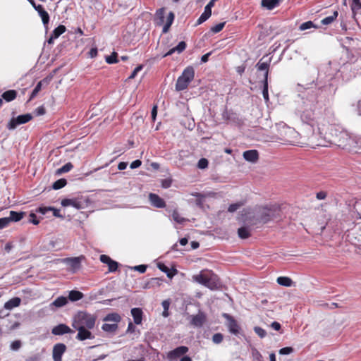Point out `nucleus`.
Wrapping results in <instances>:
<instances>
[{"mask_svg":"<svg viewBox=\"0 0 361 361\" xmlns=\"http://www.w3.org/2000/svg\"><path fill=\"white\" fill-rule=\"evenodd\" d=\"M141 164H142V161L139 159H137V160L133 161L130 164V166L132 169H136V168H138L139 166H140Z\"/></svg>","mask_w":361,"mask_h":361,"instance_id":"nucleus-63","label":"nucleus"},{"mask_svg":"<svg viewBox=\"0 0 361 361\" xmlns=\"http://www.w3.org/2000/svg\"><path fill=\"white\" fill-rule=\"evenodd\" d=\"M49 211H52L53 212V215L54 216L63 218V216L60 214V210L57 209H55L54 207H39V208H37L36 209V212L41 213L42 214H45Z\"/></svg>","mask_w":361,"mask_h":361,"instance_id":"nucleus-24","label":"nucleus"},{"mask_svg":"<svg viewBox=\"0 0 361 361\" xmlns=\"http://www.w3.org/2000/svg\"><path fill=\"white\" fill-rule=\"evenodd\" d=\"M44 81V80H41V81H39L37 84V85L35 86V87L34 88V90H32V93L30 94L29 100H32V99H34L37 95L39 92L42 90V82Z\"/></svg>","mask_w":361,"mask_h":361,"instance_id":"nucleus-42","label":"nucleus"},{"mask_svg":"<svg viewBox=\"0 0 361 361\" xmlns=\"http://www.w3.org/2000/svg\"><path fill=\"white\" fill-rule=\"evenodd\" d=\"M66 30V27L63 25H60L53 30L51 34L54 35V37L58 38L61 35L64 33Z\"/></svg>","mask_w":361,"mask_h":361,"instance_id":"nucleus-39","label":"nucleus"},{"mask_svg":"<svg viewBox=\"0 0 361 361\" xmlns=\"http://www.w3.org/2000/svg\"><path fill=\"white\" fill-rule=\"evenodd\" d=\"M73 166L71 163L68 162L63 165L62 167L59 168L56 171L57 174H61L63 173H66L70 171L73 169Z\"/></svg>","mask_w":361,"mask_h":361,"instance_id":"nucleus-41","label":"nucleus"},{"mask_svg":"<svg viewBox=\"0 0 361 361\" xmlns=\"http://www.w3.org/2000/svg\"><path fill=\"white\" fill-rule=\"evenodd\" d=\"M186 48V43L183 41H181L178 43V44L171 49L168 52H166L163 57H166L168 56L172 55L175 52L181 53Z\"/></svg>","mask_w":361,"mask_h":361,"instance_id":"nucleus-23","label":"nucleus"},{"mask_svg":"<svg viewBox=\"0 0 361 361\" xmlns=\"http://www.w3.org/2000/svg\"><path fill=\"white\" fill-rule=\"evenodd\" d=\"M243 157L246 161L256 162L259 158L258 152L255 149L247 150L243 152Z\"/></svg>","mask_w":361,"mask_h":361,"instance_id":"nucleus-21","label":"nucleus"},{"mask_svg":"<svg viewBox=\"0 0 361 361\" xmlns=\"http://www.w3.org/2000/svg\"><path fill=\"white\" fill-rule=\"evenodd\" d=\"M67 184V181L65 178H61L55 181L52 185L54 190H59L63 188Z\"/></svg>","mask_w":361,"mask_h":361,"instance_id":"nucleus-38","label":"nucleus"},{"mask_svg":"<svg viewBox=\"0 0 361 361\" xmlns=\"http://www.w3.org/2000/svg\"><path fill=\"white\" fill-rule=\"evenodd\" d=\"M85 259V257L81 255L75 257H67L59 259L61 262L69 266L71 271L75 273L78 271L81 267L82 260Z\"/></svg>","mask_w":361,"mask_h":361,"instance_id":"nucleus-8","label":"nucleus"},{"mask_svg":"<svg viewBox=\"0 0 361 361\" xmlns=\"http://www.w3.org/2000/svg\"><path fill=\"white\" fill-rule=\"evenodd\" d=\"M263 58L261 59L256 64V68L259 71H264L263 82V90L262 94L265 102L269 101V93H268V75H269V67L270 61L264 62L262 61ZM271 61V59H269Z\"/></svg>","mask_w":361,"mask_h":361,"instance_id":"nucleus-6","label":"nucleus"},{"mask_svg":"<svg viewBox=\"0 0 361 361\" xmlns=\"http://www.w3.org/2000/svg\"><path fill=\"white\" fill-rule=\"evenodd\" d=\"M314 25L312 21H307L305 23H302L300 25V30H305L307 29H310L312 27H314Z\"/></svg>","mask_w":361,"mask_h":361,"instance_id":"nucleus-48","label":"nucleus"},{"mask_svg":"<svg viewBox=\"0 0 361 361\" xmlns=\"http://www.w3.org/2000/svg\"><path fill=\"white\" fill-rule=\"evenodd\" d=\"M20 302H21L20 298H19L18 297L13 298L12 299L9 300L8 301H7L5 303L4 307L6 310H12L13 308L19 306L20 304Z\"/></svg>","mask_w":361,"mask_h":361,"instance_id":"nucleus-26","label":"nucleus"},{"mask_svg":"<svg viewBox=\"0 0 361 361\" xmlns=\"http://www.w3.org/2000/svg\"><path fill=\"white\" fill-rule=\"evenodd\" d=\"M195 76V71L192 67H187L182 73L181 75L177 79L176 84V90L182 91L186 89L189 83L193 80Z\"/></svg>","mask_w":361,"mask_h":361,"instance_id":"nucleus-5","label":"nucleus"},{"mask_svg":"<svg viewBox=\"0 0 361 361\" xmlns=\"http://www.w3.org/2000/svg\"><path fill=\"white\" fill-rule=\"evenodd\" d=\"M224 317L227 319V326L229 331L234 335L238 334L240 326L234 318L228 314H224Z\"/></svg>","mask_w":361,"mask_h":361,"instance_id":"nucleus-13","label":"nucleus"},{"mask_svg":"<svg viewBox=\"0 0 361 361\" xmlns=\"http://www.w3.org/2000/svg\"><path fill=\"white\" fill-rule=\"evenodd\" d=\"M277 283L285 287H290L293 285V281L290 278L287 276H279L276 280Z\"/></svg>","mask_w":361,"mask_h":361,"instance_id":"nucleus-30","label":"nucleus"},{"mask_svg":"<svg viewBox=\"0 0 361 361\" xmlns=\"http://www.w3.org/2000/svg\"><path fill=\"white\" fill-rule=\"evenodd\" d=\"M211 15L212 13L204 10L202 15L200 16V18L197 19L196 25L202 24L204 21H206L211 16Z\"/></svg>","mask_w":361,"mask_h":361,"instance_id":"nucleus-43","label":"nucleus"},{"mask_svg":"<svg viewBox=\"0 0 361 361\" xmlns=\"http://www.w3.org/2000/svg\"><path fill=\"white\" fill-rule=\"evenodd\" d=\"M68 303V298L64 296L58 297L52 303L56 307H61Z\"/></svg>","mask_w":361,"mask_h":361,"instance_id":"nucleus-33","label":"nucleus"},{"mask_svg":"<svg viewBox=\"0 0 361 361\" xmlns=\"http://www.w3.org/2000/svg\"><path fill=\"white\" fill-rule=\"evenodd\" d=\"M66 345L59 343L54 345L52 350V357L54 361H62V355L66 350Z\"/></svg>","mask_w":361,"mask_h":361,"instance_id":"nucleus-11","label":"nucleus"},{"mask_svg":"<svg viewBox=\"0 0 361 361\" xmlns=\"http://www.w3.org/2000/svg\"><path fill=\"white\" fill-rule=\"evenodd\" d=\"M207 166H208V161L207 159L202 158L199 160L198 164H197L198 168H200L201 169H204L207 168Z\"/></svg>","mask_w":361,"mask_h":361,"instance_id":"nucleus-51","label":"nucleus"},{"mask_svg":"<svg viewBox=\"0 0 361 361\" xmlns=\"http://www.w3.org/2000/svg\"><path fill=\"white\" fill-rule=\"evenodd\" d=\"M293 351L291 347H285L279 350V354L281 355H288Z\"/></svg>","mask_w":361,"mask_h":361,"instance_id":"nucleus-57","label":"nucleus"},{"mask_svg":"<svg viewBox=\"0 0 361 361\" xmlns=\"http://www.w3.org/2000/svg\"><path fill=\"white\" fill-rule=\"evenodd\" d=\"M25 215V212H15V211H10L9 212V216H8V219L11 222L14 221L17 222L21 220Z\"/></svg>","mask_w":361,"mask_h":361,"instance_id":"nucleus-25","label":"nucleus"},{"mask_svg":"<svg viewBox=\"0 0 361 361\" xmlns=\"http://www.w3.org/2000/svg\"><path fill=\"white\" fill-rule=\"evenodd\" d=\"M75 329H76L78 332L75 337V338L78 341H85L86 339H92L94 338V336L90 332V329L87 328H82V326H73Z\"/></svg>","mask_w":361,"mask_h":361,"instance_id":"nucleus-12","label":"nucleus"},{"mask_svg":"<svg viewBox=\"0 0 361 361\" xmlns=\"http://www.w3.org/2000/svg\"><path fill=\"white\" fill-rule=\"evenodd\" d=\"M157 267L163 272L166 274L167 277L172 279L178 272L175 268L169 269L164 263L159 262L157 264Z\"/></svg>","mask_w":361,"mask_h":361,"instance_id":"nucleus-20","label":"nucleus"},{"mask_svg":"<svg viewBox=\"0 0 361 361\" xmlns=\"http://www.w3.org/2000/svg\"><path fill=\"white\" fill-rule=\"evenodd\" d=\"M21 346V342L20 341H15L11 344V349L13 350H18Z\"/></svg>","mask_w":361,"mask_h":361,"instance_id":"nucleus-58","label":"nucleus"},{"mask_svg":"<svg viewBox=\"0 0 361 361\" xmlns=\"http://www.w3.org/2000/svg\"><path fill=\"white\" fill-rule=\"evenodd\" d=\"M84 295L78 290H71L68 294V299L72 302L78 301L83 298Z\"/></svg>","mask_w":361,"mask_h":361,"instance_id":"nucleus-27","label":"nucleus"},{"mask_svg":"<svg viewBox=\"0 0 361 361\" xmlns=\"http://www.w3.org/2000/svg\"><path fill=\"white\" fill-rule=\"evenodd\" d=\"M279 4V0H262V6L269 10L274 8Z\"/></svg>","mask_w":361,"mask_h":361,"instance_id":"nucleus-28","label":"nucleus"},{"mask_svg":"<svg viewBox=\"0 0 361 361\" xmlns=\"http://www.w3.org/2000/svg\"><path fill=\"white\" fill-rule=\"evenodd\" d=\"M82 198H72V199H63L61 201V205L63 207L71 206L77 209L84 208V204L81 201Z\"/></svg>","mask_w":361,"mask_h":361,"instance_id":"nucleus-14","label":"nucleus"},{"mask_svg":"<svg viewBox=\"0 0 361 361\" xmlns=\"http://www.w3.org/2000/svg\"><path fill=\"white\" fill-rule=\"evenodd\" d=\"M224 336L221 333H216L212 336V341L216 344H219L222 342Z\"/></svg>","mask_w":361,"mask_h":361,"instance_id":"nucleus-47","label":"nucleus"},{"mask_svg":"<svg viewBox=\"0 0 361 361\" xmlns=\"http://www.w3.org/2000/svg\"><path fill=\"white\" fill-rule=\"evenodd\" d=\"M223 118L230 122H236L238 120V116L235 113L232 111H225L223 113Z\"/></svg>","mask_w":361,"mask_h":361,"instance_id":"nucleus-29","label":"nucleus"},{"mask_svg":"<svg viewBox=\"0 0 361 361\" xmlns=\"http://www.w3.org/2000/svg\"><path fill=\"white\" fill-rule=\"evenodd\" d=\"M217 0H211L208 4L205 6L204 10L212 13V8L214 6V3Z\"/></svg>","mask_w":361,"mask_h":361,"instance_id":"nucleus-61","label":"nucleus"},{"mask_svg":"<svg viewBox=\"0 0 361 361\" xmlns=\"http://www.w3.org/2000/svg\"><path fill=\"white\" fill-rule=\"evenodd\" d=\"M17 95V92L16 90H8L3 93L2 97L6 101V102H11L16 99Z\"/></svg>","mask_w":361,"mask_h":361,"instance_id":"nucleus-32","label":"nucleus"},{"mask_svg":"<svg viewBox=\"0 0 361 361\" xmlns=\"http://www.w3.org/2000/svg\"><path fill=\"white\" fill-rule=\"evenodd\" d=\"M335 137L334 140V142L342 147H345L350 145L351 137L350 134L345 130H340L335 132Z\"/></svg>","mask_w":361,"mask_h":361,"instance_id":"nucleus-7","label":"nucleus"},{"mask_svg":"<svg viewBox=\"0 0 361 361\" xmlns=\"http://www.w3.org/2000/svg\"><path fill=\"white\" fill-rule=\"evenodd\" d=\"M103 331L108 333L115 332L118 329L117 324H104L102 326Z\"/></svg>","mask_w":361,"mask_h":361,"instance_id":"nucleus-35","label":"nucleus"},{"mask_svg":"<svg viewBox=\"0 0 361 361\" xmlns=\"http://www.w3.org/2000/svg\"><path fill=\"white\" fill-rule=\"evenodd\" d=\"M10 224V221L8 217H4L0 219V229H3L7 227Z\"/></svg>","mask_w":361,"mask_h":361,"instance_id":"nucleus-52","label":"nucleus"},{"mask_svg":"<svg viewBox=\"0 0 361 361\" xmlns=\"http://www.w3.org/2000/svg\"><path fill=\"white\" fill-rule=\"evenodd\" d=\"M192 281L203 285L210 290H216L219 287V278L212 271L202 270L198 274L193 275Z\"/></svg>","mask_w":361,"mask_h":361,"instance_id":"nucleus-2","label":"nucleus"},{"mask_svg":"<svg viewBox=\"0 0 361 361\" xmlns=\"http://www.w3.org/2000/svg\"><path fill=\"white\" fill-rule=\"evenodd\" d=\"M352 10H358L361 9V2L360 0H352Z\"/></svg>","mask_w":361,"mask_h":361,"instance_id":"nucleus-56","label":"nucleus"},{"mask_svg":"<svg viewBox=\"0 0 361 361\" xmlns=\"http://www.w3.org/2000/svg\"><path fill=\"white\" fill-rule=\"evenodd\" d=\"M133 269L139 271L140 273H145L147 269V266L144 264L135 266L133 267Z\"/></svg>","mask_w":361,"mask_h":361,"instance_id":"nucleus-60","label":"nucleus"},{"mask_svg":"<svg viewBox=\"0 0 361 361\" xmlns=\"http://www.w3.org/2000/svg\"><path fill=\"white\" fill-rule=\"evenodd\" d=\"M143 68V66L142 65H139L138 66H137L134 71L132 72V73L130 74V75L128 77V79H133L135 78V76L137 75V73L140 72Z\"/></svg>","mask_w":361,"mask_h":361,"instance_id":"nucleus-55","label":"nucleus"},{"mask_svg":"<svg viewBox=\"0 0 361 361\" xmlns=\"http://www.w3.org/2000/svg\"><path fill=\"white\" fill-rule=\"evenodd\" d=\"M164 15H165V8H161L157 11L155 16L156 18L159 20L158 23L161 25L164 23Z\"/></svg>","mask_w":361,"mask_h":361,"instance_id":"nucleus-37","label":"nucleus"},{"mask_svg":"<svg viewBox=\"0 0 361 361\" xmlns=\"http://www.w3.org/2000/svg\"><path fill=\"white\" fill-rule=\"evenodd\" d=\"M188 351V348L186 346H179L174 350L170 351L168 353V358L170 360H174L177 359L178 357L183 355Z\"/></svg>","mask_w":361,"mask_h":361,"instance_id":"nucleus-16","label":"nucleus"},{"mask_svg":"<svg viewBox=\"0 0 361 361\" xmlns=\"http://www.w3.org/2000/svg\"><path fill=\"white\" fill-rule=\"evenodd\" d=\"M243 205L242 203H235V204H231L228 208V211L229 212H235L237 209H238L241 206Z\"/></svg>","mask_w":361,"mask_h":361,"instance_id":"nucleus-53","label":"nucleus"},{"mask_svg":"<svg viewBox=\"0 0 361 361\" xmlns=\"http://www.w3.org/2000/svg\"><path fill=\"white\" fill-rule=\"evenodd\" d=\"M117 53L113 52L111 55L106 57V61L109 64H112L118 62L117 60Z\"/></svg>","mask_w":361,"mask_h":361,"instance_id":"nucleus-44","label":"nucleus"},{"mask_svg":"<svg viewBox=\"0 0 361 361\" xmlns=\"http://www.w3.org/2000/svg\"><path fill=\"white\" fill-rule=\"evenodd\" d=\"M121 319V316L118 313H110L108 314L104 318V321L105 322H114L115 324L119 322Z\"/></svg>","mask_w":361,"mask_h":361,"instance_id":"nucleus-31","label":"nucleus"},{"mask_svg":"<svg viewBox=\"0 0 361 361\" xmlns=\"http://www.w3.org/2000/svg\"><path fill=\"white\" fill-rule=\"evenodd\" d=\"M326 192H324V191H320L319 192L317 193L316 195V197L318 199V200H324L326 197Z\"/></svg>","mask_w":361,"mask_h":361,"instance_id":"nucleus-64","label":"nucleus"},{"mask_svg":"<svg viewBox=\"0 0 361 361\" xmlns=\"http://www.w3.org/2000/svg\"><path fill=\"white\" fill-rule=\"evenodd\" d=\"M118 262L111 259V261L108 264L109 271V272L116 271L118 269Z\"/></svg>","mask_w":361,"mask_h":361,"instance_id":"nucleus-50","label":"nucleus"},{"mask_svg":"<svg viewBox=\"0 0 361 361\" xmlns=\"http://www.w3.org/2000/svg\"><path fill=\"white\" fill-rule=\"evenodd\" d=\"M51 333L54 335L61 336L66 334H72L73 331L68 326L60 324L52 329Z\"/></svg>","mask_w":361,"mask_h":361,"instance_id":"nucleus-17","label":"nucleus"},{"mask_svg":"<svg viewBox=\"0 0 361 361\" xmlns=\"http://www.w3.org/2000/svg\"><path fill=\"white\" fill-rule=\"evenodd\" d=\"M243 220L250 224H267L280 216V208L276 204L256 206L253 209H246L242 214Z\"/></svg>","mask_w":361,"mask_h":361,"instance_id":"nucleus-1","label":"nucleus"},{"mask_svg":"<svg viewBox=\"0 0 361 361\" xmlns=\"http://www.w3.org/2000/svg\"><path fill=\"white\" fill-rule=\"evenodd\" d=\"M32 118L30 114H25L20 115L16 118H12L7 125V128L9 130L15 129L18 126L26 123Z\"/></svg>","mask_w":361,"mask_h":361,"instance_id":"nucleus-9","label":"nucleus"},{"mask_svg":"<svg viewBox=\"0 0 361 361\" xmlns=\"http://www.w3.org/2000/svg\"><path fill=\"white\" fill-rule=\"evenodd\" d=\"M338 14V11H334L332 16H327V17L324 18V19H322V23L323 25H329V24H331L337 18Z\"/></svg>","mask_w":361,"mask_h":361,"instance_id":"nucleus-40","label":"nucleus"},{"mask_svg":"<svg viewBox=\"0 0 361 361\" xmlns=\"http://www.w3.org/2000/svg\"><path fill=\"white\" fill-rule=\"evenodd\" d=\"M238 236L242 239H246L250 235V230L247 227H240L238 229Z\"/></svg>","mask_w":361,"mask_h":361,"instance_id":"nucleus-34","label":"nucleus"},{"mask_svg":"<svg viewBox=\"0 0 361 361\" xmlns=\"http://www.w3.org/2000/svg\"><path fill=\"white\" fill-rule=\"evenodd\" d=\"M149 200L151 204L157 208H164L166 207L164 200L157 194L150 193Z\"/></svg>","mask_w":361,"mask_h":361,"instance_id":"nucleus-18","label":"nucleus"},{"mask_svg":"<svg viewBox=\"0 0 361 361\" xmlns=\"http://www.w3.org/2000/svg\"><path fill=\"white\" fill-rule=\"evenodd\" d=\"M30 4L33 6V8L37 11L39 16L42 18V21L45 28L47 29L48 24L49 22V13L44 9L42 5H37L34 0H28Z\"/></svg>","mask_w":361,"mask_h":361,"instance_id":"nucleus-10","label":"nucleus"},{"mask_svg":"<svg viewBox=\"0 0 361 361\" xmlns=\"http://www.w3.org/2000/svg\"><path fill=\"white\" fill-rule=\"evenodd\" d=\"M313 114H314L312 111H306L302 112L300 116L302 121L310 126L312 128H314L316 125V121L314 120Z\"/></svg>","mask_w":361,"mask_h":361,"instance_id":"nucleus-19","label":"nucleus"},{"mask_svg":"<svg viewBox=\"0 0 361 361\" xmlns=\"http://www.w3.org/2000/svg\"><path fill=\"white\" fill-rule=\"evenodd\" d=\"M100 261L104 263V264H106L107 265L109 264V263L111 261V259L108 256V255H102L100 256Z\"/></svg>","mask_w":361,"mask_h":361,"instance_id":"nucleus-59","label":"nucleus"},{"mask_svg":"<svg viewBox=\"0 0 361 361\" xmlns=\"http://www.w3.org/2000/svg\"><path fill=\"white\" fill-rule=\"evenodd\" d=\"M281 131L279 140L284 144L291 145H302L304 144L299 140L300 135L294 128L283 126Z\"/></svg>","mask_w":361,"mask_h":361,"instance_id":"nucleus-4","label":"nucleus"},{"mask_svg":"<svg viewBox=\"0 0 361 361\" xmlns=\"http://www.w3.org/2000/svg\"><path fill=\"white\" fill-rule=\"evenodd\" d=\"M28 221H29L30 223L33 224L34 225H37V224H39V220H37V216H36V214H34V213H31V214L29 215V220H28Z\"/></svg>","mask_w":361,"mask_h":361,"instance_id":"nucleus-54","label":"nucleus"},{"mask_svg":"<svg viewBox=\"0 0 361 361\" xmlns=\"http://www.w3.org/2000/svg\"><path fill=\"white\" fill-rule=\"evenodd\" d=\"M252 355L254 360L262 361V356L261 353L255 348L252 349Z\"/></svg>","mask_w":361,"mask_h":361,"instance_id":"nucleus-45","label":"nucleus"},{"mask_svg":"<svg viewBox=\"0 0 361 361\" xmlns=\"http://www.w3.org/2000/svg\"><path fill=\"white\" fill-rule=\"evenodd\" d=\"M171 185V180L170 179H164L161 180V186L164 188H168Z\"/></svg>","mask_w":361,"mask_h":361,"instance_id":"nucleus-62","label":"nucleus"},{"mask_svg":"<svg viewBox=\"0 0 361 361\" xmlns=\"http://www.w3.org/2000/svg\"><path fill=\"white\" fill-rule=\"evenodd\" d=\"M131 314L135 324H140L142 321V310L140 308L135 307L131 310Z\"/></svg>","mask_w":361,"mask_h":361,"instance_id":"nucleus-22","label":"nucleus"},{"mask_svg":"<svg viewBox=\"0 0 361 361\" xmlns=\"http://www.w3.org/2000/svg\"><path fill=\"white\" fill-rule=\"evenodd\" d=\"M97 317L86 312H79L73 317L72 326H82L88 329H92L96 323Z\"/></svg>","mask_w":361,"mask_h":361,"instance_id":"nucleus-3","label":"nucleus"},{"mask_svg":"<svg viewBox=\"0 0 361 361\" xmlns=\"http://www.w3.org/2000/svg\"><path fill=\"white\" fill-rule=\"evenodd\" d=\"M172 218L176 222L180 224H184L185 222L188 221L185 218L182 217L177 210H174L173 212Z\"/></svg>","mask_w":361,"mask_h":361,"instance_id":"nucleus-36","label":"nucleus"},{"mask_svg":"<svg viewBox=\"0 0 361 361\" xmlns=\"http://www.w3.org/2000/svg\"><path fill=\"white\" fill-rule=\"evenodd\" d=\"M225 23H226L225 22H223V23H220L213 26L211 28V31L214 33H217V32L221 31L225 25Z\"/></svg>","mask_w":361,"mask_h":361,"instance_id":"nucleus-49","label":"nucleus"},{"mask_svg":"<svg viewBox=\"0 0 361 361\" xmlns=\"http://www.w3.org/2000/svg\"><path fill=\"white\" fill-rule=\"evenodd\" d=\"M254 331L261 338H263L267 336V332L264 329L259 326H255Z\"/></svg>","mask_w":361,"mask_h":361,"instance_id":"nucleus-46","label":"nucleus"},{"mask_svg":"<svg viewBox=\"0 0 361 361\" xmlns=\"http://www.w3.org/2000/svg\"><path fill=\"white\" fill-rule=\"evenodd\" d=\"M205 321V314L200 311L197 314L191 316L190 324L195 327H202Z\"/></svg>","mask_w":361,"mask_h":361,"instance_id":"nucleus-15","label":"nucleus"}]
</instances>
